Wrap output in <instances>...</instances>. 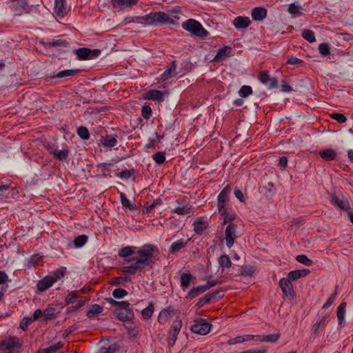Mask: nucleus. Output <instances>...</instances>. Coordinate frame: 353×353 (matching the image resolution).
I'll list each match as a JSON object with an SVG mask.
<instances>
[{
	"label": "nucleus",
	"mask_w": 353,
	"mask_h": 353,
	"mask_svg": "<svg viewBox=\"0 0 353 353\" xmlns=\"http://www.w3.org/2000/svg\"><path fill=\"white\" fill-rule=\"evenodd\" d=\"M159 254V250L153 244H145L141 248L125 246L118 252V256L130 263L123 268L125 275H134L141 272L145 268H152L155 264V258Z\"/></svg>",
	"instance_id": "nucleus-1"
},
{
	"label": "nucleus",
	"mask_w": 353,
	"mask_h": 353,
	"mask_svg": "<svg viewBox=\"0 0 353 353\" xmlns=\"http://www.w3.org/2000/svg\"><path fill=\"white\" fill-rule=\"evenodd\" d=\"M139 21V23L143 26H159L163 24H175V19H178L176 16L170 17L166 12L159 11L150 12L142 17H137Z\"/></svg>",
	"instance_id": "nucleus-2"
},
{
	"label": "nucleus",
	"mask_w": 353,
	"mask_h": 353,
	"mask_svg": "<svg viewBox=\"0 0 353 353\" xmlns=\"http://www.w3.org/2000/svg\"><path fill=\"white\" fill-rule=\"evenodd\" d=\"M182 26L189 32L201 38L207 37L209 34L201 23L195 19H188L183 23Z\"/></svg>",
	"instance_id": "nucleus-3"
},
{
	"label": "nucleus",
	"mask_w": 353,
	"mask_h": 353,
	"mask_svg": "<svg viewBox=\"0 0 353 353\" xmlns=\"http://www.w3.org/2000/svg\"><path fill=\"white\" fill-rule=\"evenodd\" d=\"M10 8L15 16L29 14L32 9L26 0H11Z\"/></svg>",
	"instance_id": "nucleus-4"
},
{
	"label": "nucleus",
	"mask_w": 353,
	"mask_h": 353,
	"mask_svg": "<svg viewBox=\"0 0 353 353\" xmlns=\"http://www.w3.org/2000/svg\"><path fill=\"white\" fill-rule=\"evenodd\" d=\"M181 327L182 321L179 318H176L172 322L168 334L167 341L168 345L170 347H172L174 345Z\"/></svg>",
	"instance_id": "nucleus-5"
},
{
	"label": "nucleus",
	"mask_w": 353,
	"mask_h": 353,
	"mask_svg": "<svg viewBox=\"0 0 353 353\" xmlns=\"http://www.w3.org/2000/svg\"><path fill=\"white\" fill-rule=\"evenodd\" d=\"M212 325L203 319H196L194 324L191 325L190 330L195 334L206 335L212 328Z\"/></svg>",
	"instance_id": "nucleus-6"
},
{
	"label": "nucleus",
	"mask_w": 353,
	"mask_h": 353,
	"mask_svg": "<svg viewBox=\"0 0 353 353\" xmlns=\"http://www.w3.org/2000/svg\"><path fill=\"white\" fill-rule=\"evenodd\" d=\"M101 51L99 49L91 50L88 48H79L75 50L79 60H88L97 57Z\"/></svg>",
	"instance_id": "nucleus-7"
},
{
	"label": "nucleus",
	"mask_w": 353,
	"mask_h": 353,
	"mask_svg": "<svg viewBox=\"0 0 353 353\" xmlns=\"http://www.w3.org/2000/svg\"><path fill=\"white\" fill-rule=\"evenodd\" d=\"M258 79L263 84L265 85L268 89H274L278 88V80L275 77H270L268 71H261L259 73Z\"/></svg>",
	"instance_id": "nucleus-8"
},
{
	"label": "nucleus",
	"mask_w": 353,
	"mask_h": 353,
	"mask_svg": "<svg viewBox=\"0 0 353 353\" xmlns=\"http://www.w3.org/2000/svg\"><path fill=\"white\" fill-rule=\"evenodd\" d=\"M290 280L288 277L282 278L279 281V285L284 295L288 299L292 300L294 297V292Z\"/></svg>",
	"instance_id": "nucleus-9"
},
{
	"label": "nucleus",
	"mask_w": 353,
	"mask_h": 353,
	"mask_svg": "<svg viewBox=\"0 0 353 353\" xmlns=\"http://www.w3.org/2000/svg\"><path fill=\"white\" fill-rule=\"evenodd\" d=\"M21 344L17 338L3 340L0 345V350L10 352L12 350L13 353H18Z\"/></svg>",
	"instance_id": "nucleus-10"
},
{
	"label": "nucleus",
	"mask_w": 353,
	"mask_h": 353,
	"mask_svg": "<svg viewBox=\"0 0 353 353\" xmlns=\"http://www.w3.org/2000/svg\"><path fill=\"white\" fill-rule=\"evenodd\" d=\"M236 225L233 223H229L225 230L226 245L228 248H231L234 244V240L236 238Z\"/></svg>",
	"instance_id": "nucleus-11"
},
{
	"label": "nucleus",
	"mask_w": 353,
	"mask_h": 353,
	"mask_svg": "<svg viewBox=\"0 0 353 353\" xmlns=\"http://www.w3.org/2000/svg\"><path fill=\"white\" fill-rule=\"evenodd\" d=\"M114 314L119 321L123 322L130 321L134 318V312L131 308L127 310H114Z\"/></svg>",
	"instance_id": "nucleus-12"
},
{
	"label": "nucleus",
	"mask_w": 353,
	"mask_h": 353,
	"mask_svg": "<svg viewBox=\"0 0 353 353\" xmlns=\"http://www.w3.org/2000/svg\"><path fill=\"white\" fill-rule=\"evenodd\" d=\"M164 94H167V92H163L157 90H150L143 94V98L145 100L161 102L163 100Z\"/></svg>",
	"instance_id": "nucleus-13"
},
{
	"label": "nucleus",
	"mask_w": 353,
	"mask_h": 353,
	"mask_svg": "<svg viewBox=\"0 0 353 353\" xmlns=\"http://www.w3.org/2000/svg\"><path fill=\"white\" fill-rule=\"evenodd\" d=\"M328 315H324L320 318L319 321L313 325L312 328V334L314 337L319 336L322 330L326 326L327 323Z\"/></svg>",
	"instance_id": "nucleus-14"
},
{
	"label": "nucleus",
	"mask_w": 353,
	"mask_h": 353,
	"mask_svg": "<svg viewBox=\"0 0 353 353\" xmlns=\"http://www.w3.org/2000/svg\"><path fill=\"white\" fill-rule=\"evenodd\" d=\"M194 231L196 234L201 235L208 227V223L203 217L195 219L193 222Z\"/></svg>",
	"instance_id": "nucleus-15"
},
{
	"label": "nucleus",
	"mask_w": 353,
	"mask_h": 353,
	"mask_svg": "<svg viewBox=\"0 0 353 353\" xmlns=\"http://www.w3.org/2000/svg\"><path fill=\"white\" fill-rule=\"evenodd\" d=\"M138 0H111V3L114 8L123 10L136 5Z\"/></svg>",
	"instance_id": "nucleus-16"
},
{
	"label": "nucleus",
	"mask_w": 353,
	"mask_h": 353,
	"mask_svg": "<svg viewBox=\"0 0 353 353\" xmlns=\"http://www.w3.org/2000/svg\"><path fill=\"white\" fill-rule=\"evenodd\" d=\"M236 29H243L248 28L251 24V21L248 17H236L232 22Z\"/></svg>",
	"instance_id": "nucleus-17"
},
{
	"label": "nucleus",
	"mask_w": 353,
	"mask_h": 353,
	"mask_svg": "<svg viewBox=\"0 0 353 353\" xmlns=\"http://www.w3.org/2000/svg\"><path fill=\"white\" fill-rule=\"evenodd\" d=\"M267 9L263 7H256L252 10L251 16L254 21H262L267 17Z\"/></svg>",
	"instance_id": "nucleus-18"
},
{
	"label": "nucleus",
	"mask_w": 353,
	"mask_h": 353,
	"mask_svg": "<svg viewBox=\"0 0 353 353\" xmlns=\"http://www.w3.org/2000/svg\"><path fill=\"white\" fill-rule=\"evenodd\" d=\"M231 47L225 46L220 49L218 50L214 58V61H221L224 60L226 57H229L231 53Z\"/></svg>",
	"instance_id": "nucleus-19"
},
{
	"label": "nucleus",
	"mask_w": 353,
	"mask_h": 353,
	"mask_svg": "<svg viewBox=\"0 0 353 353\" xmlns=\"http://www.w3.org/2000/svg\"><path fill=\"white\" fill-rule=\"evenodd\" d=\"M188 241H189L188 239V240L179 239V240L176 241V242H174L173 243H172V245H170V247L169 248L170 253L174 254H177L181 249H183L187 246Z\"/></svg>",
	"instance_id": "nucleus-20"
},
{
	"label": "nucleus",
	"mask_w": 353,
	"mask_h": 353,
	"mask_svg": "<svg viewBox=\"0 0 353 353\" xmlns=\"http://www.w3.org/2000/svg\"><path fill=\"white\" fill-rule=\"evenodd\" d=\"M54 283L52 278L51 276H46L38 282L37 286L39 291L44 292L50 288Z\"/></svg>",
	"instance_id": "nucleus-21"
},
{
	"label": "nucleus",
	"mask_w": 353,
	"mask_h": 353,
	"mask_svg": "<svg viewBox=\"0 0 353 353\" xmlns=\"http://www.w3.org/2000/svg\"><path fill=\"white\" fill-rule=\"evenodd\" d=\"M100 142L105 147L112 148L117 144V135L113 134L101 137Z\"/></svg>",
	"instance_id": "nucleus-22"
},
{
	"label": "nucleus",
	"mask_w": 353,
	"mask_h": 353,
	"mask_svg": "<svg viewBox=\"0 0 353 353\" xmlns=\"http://www.w3.org/2000/svg\"><path fill=\"white\" fill-rule=\"evenodd\" d=\"M176 66L175 64V61H172V65L166 69L164 72L161 75L160 80L161 81H165L168 80L171 77L175 76L176 74Z\"/></svg>",
	"instance_id": "nucleus-23"
},
{
	"label": "nucleus",
	"mask_w": 353,
	"mask_h": 353,
	"mask_svg": "<svg viewBox=\"0 0 353 353\" xmlns=\"http://www.w3.org/2000/svg\"><path fill=\"white\" fill-rule=\"evenodd\" d=\"M65 3V0H54V12L59 17H63L67 13Z\"/></svg>",
	"instance_id": "nucleus-24"
},
{
	"label": "nucleus",
	"mask_w": 353,
	"mask_h": 353,
	"mask_svg": "<svg viewBox=\"0 0 353 353\" xmlns=\"http://www.w3.org/2000/svg\"><path fill=\"white\" fill-rule=\"evenodd\" d=\"M310 272V270L309 269L296 270L290 272L288 277L292 281H296L307 276Z\"/></svg>",
	"instance_id": "nucleus-25"
},
{
	"label": "nucleus",
	"mask_w": 353,
	"mask_h": 353,
	"mask_svg": "<svg viewBox=\"0 0 353 353\" xmlns=\"http://www.w3.org/2000/svg\"><path fill=\"white\" fill-rule=\"evenodd\" d=\"M207 290H208V287H206L205 285L193 288L188 292L186 298L190 299H193L196 298V296H199L200 294H203V292H205Z\"/></svg>",
	"instance_id": "nucleus-26"
},
{
	"label": "nucleus",
	"mask_w": 353,
	"mask_h": 353,
	"mask_svg": "<svg viewBox=\"0 0 353 353\" xmlns=\"http://www.w3.org/2000/svg\"><path fill=\"white\" fill-rule=\"evenodd\" d=\"M107 301L112 307H115V310H127L130 309V303L128 301H117L112 298L107 299Z\"/></svg>",
	"instance_id": "nucleus-27"
},
{
	"label": "nucleus",
	"mask_w": 353,
	"mask_h": 353,
	"mask_svg": "<svg viewBox=\"0 0 353 353\" xmlns=\"http://www.w3.org/2000/svg\"><path fill=\"white\" fill-rule=\"evenodd\" d=\"M173 311L174 309L171 306L162 310L158 316V322L161 324L166 323Z\"/></svg>",
	"instance_id": "nucleus-28"
},
{
	"label": "nucleus",
	"mask_w": 353,
	"mask_h": 353,
	"mask_svg": "<svg viewBox=\"0 0 353 353\" xmlns=\"http://www.w3.org/2000/svg\"><path fill=\"white\" fill-rule=\"evenodd\" d=\"M81 71L79 69H70L61 70L53 76L54 79H62L76 75Z\"/></svg>",
	"instance_id": "nucleus-29"
},
{
	"label": "nucleus",
	"mask_w": 353,
	"mask_h": 353,
	"mask_svg": "<svg viewBox=\"0 0 353 353\" xmlns=\"http://www.w3.org/2000/svg\"><path fill=\"white\" fill-rule=\"evenodd\" d=\"M194 279V276L190 273H183L180 276V283L181 288L185 290L190 285L191 281Z\"/></svg>",
	"instance_id": "nucleus-30"
},
{
	"label": "nucleus",
	"mask_w": 353,
	"mask_h": 353,
	"mask_svg": "<svg viewBox=\"0 0 353 353\" xmlns=\"http://www.w3.org/2000/svg\"><path fill=\"white\" fill-rule=\"evenodd\" d=\"M331 202L332 204L336 205L344 211L349 210V208L350 207V203L347 200H341L336 196H332Z\"/></svg>",
	"instance_id": "nucleus-31"
},
{
	"label": "nucleus",
	"mask_w": 353,
	"mask_h": 353,
	"mask_svg": "<svg viewBox=\"0 0 353 353\" xmlns=\"http://www.w3.org/2000/svg\"><path fill=\"white\" fill-rule=\"evenodd\" d=\"M57 309L52 306H48L43 311V321L53 320L57 317Z\"/></svg>",
	"instance_id": "nucleus-32"
},
{
	"label": "nucleus",
	"mask_w": 353,
	"mask_h": 353,
	"mask_svg": "<svg viewBox=\"0 0 353 353\" xmlns=\"http://www.w3.org/2000/svg\"><path fill=\"white\" fill-rule=\"evenodd\" d=\"M319 156L325 161H332L336 159V153L332 149H326L319 152Z\"/></svg>",
	"instance_id": "nucleus-33"
},
{
	"label": "nucleus",
	"mask_w": 353,
	"mask_h": 353,
	"mask_svg": "<svg viewBox=\"0 0 353 353\" xmlns=\"http://www.w3.org/2000/svg\"><path fill=\"white\" fill-rule=\"evenodd\" d=\"M43 46L46 48L51 47H68V42L63 39L52 40L43 43Z\"/></svg>",
	"instance_id": "nucleus-34"
},
{
	"label": "nucleus",
	"mask_w": 353,
	"mask_h": 353,
	"mask_svg": "<svg viewBox=\"0 0 353 353\" xmlns=\"http://www.w3.org/2000/svg\"><path fill=\"white\" fill-rule=\"evenodd\" d=\"M88 236L85 234H81L77 236L72 243L74 244V247L76 248H80L83 247L88 241ZM72 244V242H70L68 245L70 246Z\"/></svg>",
	"instance_id": "nucleus-35"
},
{
	"label": "nucleus",
	"mask_w": 353,
	"mask_h": 353,
	"mask_svg": "<svg viewBox=\"0 0 353 353\" xmlns=\"http://www.w3.org/2000/svg\"><path fill=\"white\" fill-rule=\"evenodd\" d=\"M54 157L60 161H66L68 159L69 150L67 149L57 150L54 148Z\"/></svg>",
	"instance_id": "nucleus-36"
},
{
	"label": "nucleus",
	"mask_w": 353,
	"mask_h": 353,
	"mask_svg": "<svg viewBox=\"0 0 353 353\" xmlns=\"http://www.w3.org/2000/svg\"><path fill=\"white\" fill-rule=\"evenodd\" d=\"M103 311V307L98 305V304H93L91 307L88 310L86 313V316L88 318H93L100 313H101Z\"/></svg>",
	"instance_id": "nucleus-37"
},
{
	"label": "nucleus",
	"mask_w": 353,
	"mask_h": 353,
	"mask_svg": "<svg viewBox=\"0 0 353 353\" xmlns=\"http://www.w3.org/2000/svg\"><path fill=\"white\" fill-rule=\"evenodd\" d=\"M230 191V186L227 185L218 195L217 201L226 203L228 201Z\"/></svg>",
	"instance_id": "nucleus-38"
},
{
	"label": "nucleus",
	"mask_w": 353,
	"mask_h": 353,
	"mask_svg": "<svg viewBox=\"0 0 353 353\" xmlns=\"http://www.w3.org/2000/svg\"><path fill=\"white\" fill-rule=\"evenodd\" d=\"M121 203L122 205L130 210H136V205L130 202L123 192H120Z\"/></svg>",
	"instance_id": "nucleus-39"
},
{
	"label": "nucleus",
	"mask_w": 353,
	"mask_h": 353,
	"mask_svg": "<svg viewBox=\"0 0 353 353\" xmlns=\"http://www.w3.org/2000/svg\"><path fill=\"white\" fill-rule=\"evenodd\" d=\"M154 310V305L150 303L147 307L141 312V316L143 319L148 320L151 318Z\"/></svg>",
	"instance_id": "nucleus-40"
},
{
	"label": "nucleus",
	"mask_w": 353,
	"mask_h": 353,
	"mask_svg": "<svg viewBox=\"0 0 353 353\" xmlns=\"http://www.w3.org/2000/svg\"><path fill=\"white\" fill-rule=\"evenodd\" d=\"M63 344L61 341L56 344L52 345L48 348L43 349L39 353H56L59 349L63 347Z\"/></svg>",
	"instance_id": "nucleus-41"
},
{
	"label": "nucleus",
	"mask_w": 353,
	"mask_h": 353,
	"mask_svg": "<svg viewBox=\"0 0 353 353\" xmlns=\"http://www.w3.org/2000/svg\"><path fill=\"white\" fill-rule=\"evenodd\" d=\"M302 37L310 43H313L316 41L314 32L309 29L303 30Z\"/></svg>",
	"instance_id": "nucleus-42"
},
{
	"label": "nucleus",
	"mask_w": 353,
	"mask_h": 353,
	"mask_svg": "<svg viewBox=\"0 0 353 353\" xmlns=\"http://www.w3.org/2000/svg\"><path fill=\"white\" fill-rule=\"evenodd\" d=\"M219 263L222 268H228L232 265V261L230 257L226 254L220 256Z\"/></svg>",
	"instance_id": "nucleus-43"
},
{
	"label": "nucleus",
	"mask_w": 353,
	"mask_h": 353,
	"mask_svg": "<svg viewBox=\"0 0 353 353\" xmlns=\"http://www.w3.org/2000/svg\"><path fill=\"white\" fill-rule=\"evenodd\" d=\"M43 257L39 254H33L29 261V265L36 268L37 266L41 265Z\"/></svg>",
	"instance_id": "nucleus-44"
},
{
	"label": "nucleus",
	"mask_w": 353,
	"mask_h": 353,
	"mask_svg": "<svg viewBox=\"0 0 353 353\" xmlns=\"http://www.w3.org/2000/svg\"><path fill=\"white\" fill-rule=\"evenodd\" d=\"M172 212L179 215L188 214L191 212V207L188 205L183 207H177L173 209Z\"/></svg>",
	"instance_id": "nucleus-45"
},
{
	"label": "nucleus",
	"mask_w": 353,
	"mask_h": 353,
	"mask_svg": "<svg viewBox=\"0 0 353 353\" xmlns=\"http://www.w3.org/2000/svg\"><path fill=\"white\" fill-rule=\"evenodd\" d=\"M77 134L83 140H87L90 138V132L85 126H80L77 128Z\"/></svg>",
	"instance_id": "nucleus-46"
},
{
	"label": "nucleus",
	"mask_w": 353,
	"mask_h": 353,
	"mask_svg": "<svg viewBox=\"0 0 353 353\" xmlns=\"http://www.w3.org/2000/svg\"><path fill=\"white\" fill-rule=\"evenodd\" d=\"M165 152H157V153L152 155V159L157 164H163L165 161Z\"/></svg>",
	"instance_id": "nucleus-47"
},
{
	"label": "nucleus",
	"mask_w": 353,
	"mask_h": 353,
	"mask_svg": "<svg viewBox=\"0 0 353 353\" xmlns=\"http://www.w3.org/2000/svg\"><path fill=\"white\" fill-rule=\"evenodd\" d=\"M77 294H78V291H72V292H70L65 299V305H69V304L74 303L79 298V296Z\"/></svg>",
	"instance_id": "nucleus-48"
},
{
	"label": "nucleus",
	"mask_w": 353,
	"mask_h": 353,
	"mask_svg": "<svg viewBox=\"0 0 353 353\" xmlns=\"http://www.w3.org/2000/svg\"><path fill=\"white\" fill-rule=\"evenodd\" d=\"M319 51L322 56H327L330 54V47L327 43H321L319 46Z\"/></svg>",
	"instance_id": "nucleus-49"
},
{
	"label": "nucleus",
	"mask_w": 353,
	"mask_h": 353,
	"mask_svg": "<svg viewBox=\"0 0 353 353\" xmlns=\"http://www.w3.org/2000/svg\"><path fill=\"white\" fill-rule=\"evenodd\" d=\"M252 94V88L249 85H243L239 91V96L243 98H245Z\"/></svg>",
	"instance_id": "nucleus-50"
},
{
	"label": "nucleus",
	"mask_w": 353,
	"mask_h": 353,
	"mask_svg": "<svg viewBox=\"0 0 353 353\" xmlns=\"http://www.w3.org/2000/svg\"><path fill=\"white\" fill-rule=\"evenodd\" d=\"M296 259L298 262L307 266H310L313 264V261L305 254H300L296 256Z\"/></svg>",
	"instance_id": "nucleus-51"
},
{
	"label": "nucleus",
	"mask_w": 353,
	"mask_h": 353,
	"mask_svg": "<svg viewBox=\"0 0 353 353\" xmlns=\"http://www.w3.org/2000/svg\"><path fill=\"white\" fill-rule=\"evenodd\" d=\"M134 170H123L121 172L117 174V176L121 179H129L134 174Z\"/></svg>",
	"instance_id": "nucleus-52"
},
{
	"label": "nucleus",
	"mask_w": 353,
	"mask_h": 353,
	"mask_svg": "<svg viewBox=\"0 0 353 353\" xmlns=\"http://www.w3.org/2000/svg\"><path fill=\"white\" fill-rule=\"evenodd\" d=\"M330 117L332 119L336 120L339 123H344L347 121V118L343 114L341 113L334 112L330 114Z\"/></svg>",
	"instance_id": "nucleus-53"
},
{
	"label": "nucleus",
	"mask_w": 353,
	"mask_h": 353,
	"mask_svg": "<svg viewBox=\"0 0 353 353\" xmlns=\"http://www.w3.org/2000/svg\"><path fill=\"white\" fill-rule=\"evenodd\" d=\"M64 271L61 269H57L54 270L51 275H48L52 278L54 283L57 281L58 280L62 279L64 276Z\"/></svg>",
	"instance_id": "nucleus-54"
},
{
	"label": "nucleus",
	"mask_w": 353,
	"mask_h": 353,
	"mask_svg": "<svg viewBox=\"0 0 353 353\" xmlns=\"http://www.w3.org/2000/svg\"><path fill=\"white\" fill-rule=\"evenodd\" d=\"M128 294V292L123 288H117L113 290L112 295L115 299H121Z\"/></svg>",
	"instance_id": "nucleus-55"
},
{
	"label": "nucleus",
	"mask_w": 353,
	"mask_h": 353,
	"mask_svg": "<svg viewBox=\"0 0 353 353\" xmlns=\"http://www.w3.org/2000/svg\"><path fill=\"white\" fill-rule=\"evenodd\" d=\"M301 10L302 8L300 6L296 5L294 3H291L289 5L288 10L289 13H290L291 14H301Z\"/></svg>",
	"instance_id": "nucleus-56"
},
{
	"label": "nucleus",
	"mask_w": 353,
	"mask_h": 353,
	"mask_svg": "<svg viewBox=\"0 0 353 353\" xmlns=\"http://www.w3.org/2000/svg\"><path fill=\"white\" fill-rule=\"evenodd\" d=\"M212 299L210 297L209 294H206L203 298H201L199 299L197 301L196 306L198 308H201L203 307L205 304L209 303L211 301Z\"/></svg>",
	"instance_id": "nucleus-57"
},
{
	"label": "nucleus",
	"mask_w": 353,
	"mask_h": 353,
	"mask_svg": "<svg viewBox=\"0 0 353 353\" xmlns=\"http://www.w3.org/2000/svg\"><path fill=\"white\" fill-rule=\"evenodd\" d=\"M141 114L144 119H148L151 117V114H152L151 108L149 105H146L142 106Z\"/></svg>",
	"instance_id": "nucleus-58"
},
{
	"label": "nucleus",
	"mask_w": 353,
	"mask_h": 353,
	"mask_svg": "<svg viewBox=\"0 0 353 353\" xmlns=\"http://www.w3.org/2000/svg\"><path fill=\"white\" fill-rule=\"evenodd\" d=\"M280 335L279 334H272L269 335H264L263 340L264 342L275 343L279 339Z\"/></svg>",
	"instance_id": "nucleus-59"
},
{
	"label": "nucleus",
	"mask_w": 353,
	"mask_h": 353,
	"mask_svg": "<svg viewBox=\"0 0 353 353\" xmlns=\"http://www.w3.org/2000/svg\"><path fill=\"white\" fill-rule=\"evenodd\" d=\"M224 292H225L224 289H219L211 294H209V295L212 299H220L224 296Z\"/></svg>",
	"instance_id": "nucleus-60"
},
{
	"label": "nucleus",
	"mask_w": 353,
	"mask_h": 353,
	"mask_svg": "<svg viewBox=\"0 0 353 353\" xmlns=\"http://www.w3.org/2000/svg\"><path fill=\"white\" fill-rule=\"evenodd\" d=\"M303 63L302 59L294 57H290L287 61V63L290 65H301Z\"/></svg>",
	"instance_id": "nucleus-61"
},
{
	"label": "nucleus",
	"mask_w": 353,
	"mask_h": 353,
	"mask_svg": "<svg viewBox=\"0 0 353 353\" xmlns=\"http://www.w3.org/2000/svg\"><path fill=\"white\" fill-rule=\"evenodd\" d=\"M221 215L224 216V223H228V224L232 223V221L234 220L236 216L235 213H228L227 211L225 214Z\"/></svg>",
	"instance_id": "nucleus-62"
},
{
	"label": "nucleus",
	"mask_w": 353,
	"mask_h": 353,
	"mask_svg": "<svg viewBox=\"0 0 353 353\" xmlns=\"http://www.w3.org/2000/svg\"><path fill=\"white\" fill-rule=\"evenodd\" d=\"M345 310H342V307L337 309L336 315H337L338 321H339L338 323L339 325H341L343 323L344 319H345Z\"/></svg>",
	"instance_id": "nucleus-63"
},
{
	"label": "nucleus",
	"mask_w": 353,
	"mask_h": 353,
	"mask_svg": "<svg viewBox=\"0 0 353 353\" xmlns=\"http://www.w3.org/2000/svg\"><path fill=\"white\" fill-rule=\"evenodd\" d=\"M217 208L218 211L221 214H224L226 213V203L221 202L217 201Z\"/></svg>",
	"instance_id": "nucleus-64"
}]
</instances>
